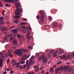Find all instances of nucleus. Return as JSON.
Instances as JSON below:
<instances>
[{
  "label": "nucleus",
  "mask_w": 74,
  "mask_h": 74,
  "mask_svg": "<svg viewBox=\"0 0 74 74\" xmlns=\"http://www.w3.org/2000/svg\"><path fill=\"white\" fill-rule=\"evenodd\" d=\"M40 12L41 16L40 19V21H38L40 24H41V23L43 24L44 22L45 21V19H44V18H45V16L44 15L45 13L42 10H40Z\"/></svg>",
  "instance_id": "1"
},
{
  "label": "nucleus",
  "mask_w": 74,
  "mask_h": 74,
  "mask_svg": "<svg viewBox=\"0 0 74 74\" xmlns=\"http://www.w3.org/2000/svg\"><path fill=\"white\" fill-rule=\"evenodd\" d=\"M42 59V62L43 64H47V62H48V59L47 57L44 55H42L40 57H39L38 59V61H40Z\"/></svg>",
  "instance_id": "2"
},
{
  "label": "nucleus",
  "mask_w": 74,
  "mask_h": 74,
  "mask_svg": "<svg viewBox=\"0 0 74 74\" xmlns=\"http://www.w3.org/2000/svg\"><path fill=\"white\" fill-rule=\"evenodd\" d=\"M28 61L29 60H27V62H26V64H27V65L26 64L24 65L23 67V69H25L26 66H27V69H26L27 70L30 68V66H32V64L30 65V63L29 64H28V62H29Z\"/></svg>",
  "instance_id": "3"
},
{
  "label": "nucleus",
  "mask_w": 74,
  "mask_h": 74,
  "mask_svg": "<svg viewBox=\"0 0 74 74\" xmlns=\"http://www.w3.org/2000/svg\"><path fill=\"white\" fill-rule=\"evenodd\" d=\"M16 51H14V53L18 55L19 56H22V50L20 49H17Z\"/></svg>",
  "instance_id": "4"
},
{
  "label": "nucleus",
  "mask_w": 74,
  "mask_h": 74,
  "mask_svg": "<svg viewBox=\"0 0 74 74\" xmlns=\"http://www.w3.org/2000/svg\"><path fill=\"white\" fill-rule=\"evenodd\" d=\"M12 50H9L8 51V56L9 57L11 56V58H12L13 57V54H12Z\"/></svg>",
  "instance_id": "5"
},
{
  "label": "nucleus",
  "mask_w": 74,
  "mask_h": 74,
  "mask_svg": "<svg viewBox=\"0 0 74 74\" xmlns=\"http://www.w3.org/2000/svg\"><path fill=\"white\" fill-rule=\"evenodd\" d=\"M63 66H61V67H57L56 68V72L57 73H58L59 70H60V71H62V70L63 69Z\"/></svg>",
  "instance_id": "6"
},
{
  "label": "nucleus",
  "mask_w": 74,
  "mask_h": 74,
  "mask_svg": "<svg viewBox=\"0 0 74 74\" xmlns=\"http://www.w3.org/2000/svg\"><path fill=\"white\" fill-rule=\"evenodd\" d=\"M34 57V56H32L31 58L30 61H29V64L30 65H32V60L33 59Z\"/></svg>",
  "instance_id": "7"
},
{
  "label": "nucleus",
  "mask_w": 74,
  "mask_h": 74,
  "mask_svg": "<svg viewBox=\"0 0 74 74\" xmlns=\"http://www.w3.org/2000/svg\"><path fill=\"white\" fill-rule=\"evenodd\" d=\"M18 31L17 29H14L11 30V32L14 33H17Z\"/></svg>",
  "instance_id": "8"
},
{
  "label": "nucleus",
  "mask_w": 74,
  "mask_h": 74,
  "mask_svg": "<svg viewBox=\"0 0 74 74\" xmlns=\"http://www.w3.org/2000/svg\"><path fill=\"white\" fill-rule=\"evenodd\" d=\"M21 5V4L19 3H15V7L16 8H19L20 7V5Z\"/></svg>",
  "instance_id": "9"
},
{
  "label": "nucleus",
  "mask_w": 74,
  "mask_h": 74,
  "mask_svg": "<svg viewBox=\"0 0 74 74\" xmlns=\"http://www.w3.org/2000/svg\"><path fill=\"white\" fill-rule=\"evenodd\" d=\"M63 59H64V60H66L68 59V56H66L65 54H64L63 55Z\"/></svg>",
  "instance_id": "10"
},
{
  "label": "nucleus",
  "mask_w": 74,
  "mask_h": 74,
  "mask_svg": "<svg viewBox=\"0 0 74 74\" xmlns=\"http://www.w3.org/2000/svg\"><path fill=\"white\" fill-rule=\"evenodd\" d=\"M8 30V28L6 27H3L1 29V31L2 32H5Z\"/></svg>",
  "instance_id": "11"
},
{
  "label": "nucleus",
  "mask_w": 74,
  "mask_h": 74,
  "mask_svg": "<svg viewBox=\"0 0 74 74\" xmlns=\"http://www.w3.org/2000/svg\"><path fill=\"white\" fill-rule=\"evenodd\" d=\"M21 9L20 8H18L17 9L16 11H15V12H18L19 13H22V11H21Z\"/></svg>",
  "instance_id": "12"
},
{
  "label": "nucleus",
  "mask_w": 74,
  "mask_h": 74,
  "mask_svg": "<svg viewBox=\"0 0 74 74\" xmlns=\"http://www.w3.org/2000/svg\"><path fill=\"white\" fill-rule=\"evenodd\" d=\"M27 38L28 40H30L31 39L32 36H27Z\"/></svg>",
  "instance_id": "13"
},
{
  "label": "nucleus",
  "mask_w": 74,
  "mask_h": 74,
  "mask_svg": "<svg viewBox=\"0 0 74 74\" xmlns=\"http://www.w3.org/2000/svg\"><path fill=\"white\" fill-rule=\"evenodd\" d=\"M18 41L16 40V39H14L12 41V42L16 44L17 43Z\"/></svg>",
  "instance_id": "14"
},
{
  "label": "nucleus",
  "mask_w": 74,
  "mask_h": 74,
  "mask_svg": "<svg viewBox=\"0 0 74 74\" xmlns=\"http://www.w3.org/2000/svg\"><path fill=\"white\" fill-rule=\"evenodd\" d=\"M27 24V22H22L21 23H20V24L22 25H25Z\"/></svg>",
  "instance_id": "15"
},
{
  "label": "nucleus",
  "mask_w": 74,
  "mask_h": 74,
  "mask_svg": "<svg viewBox=\"0 0 74 74\" xmlns=\"http://www.w3.org/2000/svg\"><path fill=\"white\" fill-rule=\"evenodd\" d=\"M50 28V27H49V25H47L46 26V27H45V28L47 29H49Z\"/></svg>",
  "instance_id": "16"
},
{
  "label": "nucleus",
  "mask_w": 74,
  "mask_h": 74,
  "mask_svg": "<svg viewBox=\"0 0 74 74\" xmlns=\"http://www.w3.org/2000/svg\"><path fill=\"white\" fill-rule=\"evenodd\" d=\"M16 37H11V38L10 39V41H12L13 40V39H14Z\"/></svg>",
  "instance_id": "17"
},
{
  "label": "nucleus",
  "mask_w": 74,
  "mask_h": 74,
  "mask_svg": "<svg viewBox=\"0 0 74 74\" xmlns=\"http://www.w3.org/2000/svg\"><path fill=\"white\" fill-rule=\"evenodd\" d=\"M15 15H20V13H20V12H15Z\"/></svg>",
  "instance_id": "18"
},
{
  "label": "nucleus",
  "mask_w": 74,
  "mask_h": 74,
  "mask_svg": "<svg viewBox=\"0 0 74 74\" xmlns=\"http://www.w3.org/2000/svg\"><path fill=\"white\" fill-rule=\"evenodd\" d=\"M23 40L22 39L20 41V45H22L23 43Z\"/></svg>",
  "instance_id": "19"
},
{
  "label": "nucleus",
  "mask_w": 74,
  "mask_h": 74,
  "mask_svg": "<svg viewBox=\"0 0 74 74\" xmlns=\"http://www.w3.org/2000/svg\"><path fill=\"white\" fill-rule=\"evenodd\" d=\"M53 67H52V68H51L50 69V72L51 73H53L54 72L53 70Z\"/></svg>",
  "instance_id": "20"
},
{
  "label": "nucleus",
  "mask_w": 74,
  "mask_h": 74,
  "mask_svg": "<svg viewBox=\"0 0 74 74\" xmlns=\"http://www.w3.org/2000/svg\"><path fill=\"white\" fill-rule=\"evenodd\" d=\"M57 25V23H55L53 24V26L54 27H55Z\"/></svg>",
  "instance_id": "21"
},
{
  "label": "nucleus",
  "mask_w": 74,
  "mask_h": 74,
  "mask_svg": "<svg viewBox=\"0 0 74 74\" xmlns=\"http://www.w3.org/2000/svg\"><path fill=\"white\" fill-rule=\"evenodd\" d=\"M8 37L6 36H5V37L3 40H4V41H6L8 40Z\"/></svg>",
  "instance_id": "22"
},
{
  "label": "nucleus",
  "mask_w": 74,
  "mask_h": 74,
  "mask_svg": "<svg viewBox=\"0 0 74 74\" xmlns=\"http://www.w3.org/2000/svg\"><path fill=\"white\" fill-rule=\"evenodd\" d=\"M3 20H4V17H0V21H3Z\"/></svg>",
  "instance_id": "23"
},
{
  "label": "nucleus",
  "mask_w": 74,
  "mask_h": 74,
  "mask_svg": "<svg viewBox=\"0 0 74 74\" xmlns=\"http://www.w3.org/2000/svg\"><path fill=\"white\" fill-rule=\"evenodd\" d=\"M5 5L6 7H10L11 6V5L10 4H6Z\"/></svg>",
  "instance_id": "24"
},
{
  "label": "nucleus",
  "mask_w": 74,
  "mask_h": 74,
  "mask_svg": "<svg viewBox=\"0 0 74 74\" xmlns=\"http://www.w3.org/2000/svg\"><path fill=\"white\" fill-rule=\"evenodd\" d=\"M14 23H16V24H17L18 23H19V21H17V20H16L14 21Z\"/></svg>",
  "instance_id": "25"
},
{
  "label": "nucleus",
  "mask_w": 74,
  "mask_h": 74,
  "mask_svg": "<svg viewBox=\"0 0 74 74\" xmlns=\"http://www.w3.org/2000/svg\"><path fill=\"white\" fill-rule=\"evenodd\" d=\"M20 64H17V65H16V68H18L20 66Z\"/></svg>",
  "instance_id": "26"
},
{
  "label": "nucleus",
  "mask_w": 74,
  "mask_h": 74,
  "mask_svg": "<svg viewBox=\"0 0 74 74\" xmlns=\"http://www.w3.org/2000/svg\"><path fill=\"white\" fill-rule=\"evenodd\" d=\"M22 32H23V33H25L26 32V28H25V29H22Z\"/></svg>",
  "instance_id": "27"
},
{
  "label": "nucleus",
  "mask_w": 74,
  "mask_h": 74,
  "mask_svg": "<svg viewBox=\"0 0 74 74\" xmlns=\"http://www.w3.org/2000/svg\"><path fill=\"white\" fill-rule=\"evenodd\" d=\"M72 55H69V59H72Z\"/></svg>",
  "instance_id": "28"
},
{
  "label": "nucleus",
  "mask_w": 74,
  "mask_h": 74,
  "mask_svg": "<svg viewBox=\"0 0 74 74\" xmlns=\"http://www.w3.org/2000/svg\"><path fill=\"white\" fill-rule=\"evenodd\" d=\"M56 55H57V54L56 52L54 53V54H53V57H56Z\"/></svg>",
  "instance_id": "29"
},
{
  "label": "nucleus",
  "mask_w": 74,
  "mask_h": 74,
  "mask_svg": "<svg viewBox=\"0 0 74 74\" xmlns=\"http://www.w3.org/2000/svg\"><path fill=\"white\" fill-rule=\"evenodd\" d=\"M27 29V27H25V31H26L25 33H27L29 31V30Z\"/></svg>",
  "instance_id": "30"
},
{
  "label": "nucleus",
  "mask_w": 74,
  "mask_h": 74,
  "mask_svg": "<svg viewBox=\"0 0 74 74\" xmlns=\"http://www.w3.org/2000/svg\"><path fill=\"white\" fill-rule=\"evenodd\" d=\"M0 6H1V7H3V4L1 3V1H0Z\"/></svg>",
  "instance_id": "31"
},
{
  "label": "nucleus",
  "mask_w": 74,
  "mask_h": 74,
  "mask_svg": "<svg viewBox=\"0 0 74 74\" xmlns=\"http://www.w3.org/2000/svg\"><path fill=\"white\" fill-rule=\"evenodd\" d=\"M17 36L18 38H21V36L19 35L18 33L17 34Z\"/></svg>",
  "instance_id": "32"
},
{
  "label": "nucleus",
  "mask_w": 74,
  "mask_h": 74,
  "mask_svg": "<svg viewBox=\"0 0 74 74\" xmlns=\"http://www.w3.org/2000/svg\"><path fill=\"white\" fill-rule=\"evenodd\" d=\"M20 16H14V18H20Z\"/></svg>",
  "instance_id": "33"
},
{
  "label": "nucleus",
  "mask_w": 74,
  "mask_h": 74,
  "mask_svg": "<svg viewBox=\"0 0 74 74\" xmlns=\"http://www.w3.org/2000/svg\"><path fill=\"white\" fill-rule=\"evenodd\" d=\"M19 63H16V62H14L13 63V65L15 66L16 65H17V64H20Z\"/></svg>",
  "instance_id": "34"
},
{
  "label": "nucleus",
  "mask_w": 74,
  "mask_h": 74,
  "mask_svg": "<svg viewBox=\"0 0 74 74\" xmlns=\"http://www.w3.org/2000/svg\"><path fill=\"white\" fill-rule=\"evenodd\" d=\"M34 68L35 69H38L39 68V65H38L37 67L36 66H34Z\"/></svg>",
  "instance_id": "35"
},
{
  "label": "nucleus",
  "mask_w": 74,
  "mask_h": 74,
  "mask_svg": "<svg viewBox=\"0 0 74 74\" xmlns=\"http://www.w3.org/2000/svg\"><path fill=\"white\" fill-rule=\"evenodd\" d=\"M36 55L37 57H39V54L38 53H36Z\"/></svg>",
  "instance_id": "36"
},
{
  "label": "nucleus",
  "mask_w": 74,
  "mask_h": 74,
  "mask_svg": "<svg viewBox=\"0 0 74 74\" xmlns=\"http://www.w3.org/2000/svg\"><path fill=\"white\" fill-rule=\"evenodd\" d=\"M21 64H24L25 63V62L24 61H21Z\"/></svg>",
  "instance_id": "37"
},
{
  "label": "nucleus",
  "mask_w": 74,
  "mask_h": 74,
  "mask_svg": "<svg viewBox=\"0 0 74 74\" xmlns=\"http://www.w3.org/2000/svg\"><path fill=\"white\" fill-rule=\"evenodd\" d=\"M37 19H38L40 18V16L39 15H37V17H36Z\"/></svg>",
  "instance_id": "38"
},
{
  "label": "nucleus",
  "mask_w": 74,
  "mask_h": 74,
  "mask_svg": "<svg viewBox=\"0 0 74 74\" xmlns=\"http://www.w3.org/2000/svg\"><path fill=\"white\" fill-rule=\"evenodd\" d=\"M2 65H3V63H2V62L0 61V66L2 67Z\"/></svg>",
  "instance_id": "39"
},
{
  "label": "nucleus",
  "mask_w": 74,
  "mask_h": 74,
  "mask_svg": "<svg viewBox=\"0 0 74 74\" xmlns=\"http://www.w3.org/2000/svg\"><path fill=\"white\" fill-rule=\"evenodd\" d=\"M35 70H36V72H38V71H39V69H38H38L36 68V69Z\"/></svg>",
  "instance_id": "40"
},
{
  "label": "nucleus",
  "mask_w": 74,
  "mask_h": 74,
  "mask_svg": "<svg viewBox=\"0 0 74 74\" xmlns=\"http://www.w3.org/2000/svg\"><path fill=\"white\" fill-rule=\"evenodd\" d=\"M28 74H34V72H28Z\"/></svg>",
  "instance_id": "41"
},
{
  "label": "nucleus",
  "mask_w": 74,
  "mask_h": 74,
  "mask_svg": "<svg viewBox=\"0 0 74 74\" xmlns=\"http://www.w3.org/2000/svg\"><path fill=\"white\" fill-rule=\"evenodd\" d=\"M63 52H61V51H60V52H59L58 53V54H63Z\"/></svg>",
  "instance_id": "42"
},
{
  "label": "nucleus",
  "mask_w": 74,
  "mask_h": 74,
  "mask_svg": "<svg viewBox=\"0 0 74 74\" xmlns=\"http://www.w3.org/2000/svg\"><path fill=\"white\" fill-rule=\"evenodd\" d=\"M23 51L25 52H27L28 51L27 50H25V49L23 50Z\"/></svg>",
  "instance_id": "43"
},
{
  "label": "nucleus",
  "mask_w": 74,
  "mask_h": 74,
  "mask_svg": "<svg viewBox=\"0 0 74 74\" xmlns=\"http://www.w3.org/2000/svg\"><path fill=\"white\" fill-rule=\"evenodd\" d=\"M72 69V68H70V69H69V72H71Z\"/></svg>",
  "instance_id": "44"
},
{
  "label": "nucleus",
  "mask_w": 74,
  "mask_h": 74,
  "mask_svg": "<svg viewBox=\"0 0 74 74\" xmlns=\"http://www.w3.org/2000/svg\"><path fill=\"white\" fill-rule=\"evenodd\" d=\"M49 19L50 21L51 20H52V18L50 16H49Z\"/></svg>",
  "instance_id": "45"
},
{
  "label": "nucleus",
  "mask_w": 74,
  "mask_h": 74,
  "mask_svg": "<svg viewBox=\"0 0 74 74\" xmlns=\"http://www.w3.org/2000/svg\"><path fill=\"white\" fill-rule=\"evenodd\" d=\"M4 21H1V22H0V24H1V25H3V24H4Z\"/></svg>",
  "instance_id": "46"
},
{
  "label": "nucleus",
  "mask_w": 74,
  "mask_h": 74,
  "mask_svg": "<svg viewBox=\"0 0 74 74\" xmlns=\"http://www.w3.org/2000/svg\"><path fill=\"white\" fill-rule=\"evenodd\" d=\"M12 34H9V35H8V37H12Z\"/></svg>",
  "instance_id": "47"
},
{
  "label": "nucleus",
  "mask_w": 74,
  "mask_h": 74,
  "mask_svg": "<svg viewBox=\"0 0 74 74\" xmlns=\"http://www.w3.org/2000/svg\"><path fill=\"white\" fill-rule=\"evenodd\" d=\"M54 51V50L53 49H52L51 50V53H53Z\"/></svg>",
  "instance_id": "48"
},
{
  "label": "nucleus",
  "mask_w": 74,
  "mask_h": 74,
  "mask_svg": "<svg viewBox=\"0 0 74 74\" xmlns=\"http://www.w3.org/2000/svg\"><path fill=\"white\" fill-rule=\"evenodd\" d=\"M12 0H7V2L9 3L10 2H11Z\"/></svg>",
  "instance_id": "49"
},
{
  "label": "nucleus",
  "mask_w": 74,
  "mask_h": 74,
  "mask_svg": "<svg viewBox=\"0 0 74 74\" xmlns=\"http://www.w3.org/2000/svg\"><path fill=\"white\" fill-rule=\"evenodd\" d=\"M4 56L6 57H7L8 56V55L7 53H5L4 54Z\"/></svg>",
  "instance_id": "50"
},
{
  "label": "nucleus",
  "mask_w": 74,
  "mask_h": 74,
  "mask_svg": "<svg viewBox=\"0 0 74 74\" xmlns=\"http://www.w3.org/2000/svg\"><path fill=\"white\" fill-rule=\"evenodd\" d=\"M23 20L24 21H27V19L25 18H24Z\"/></svg>",
  "instance_id": "51"
},
{
  "label": "nucleus",
  "mask_w": 74,
  "mask_h": 74,
  "mask_svg": "<svg viewBox=\"0 0 74 74\" xmlns=\"http://www.w3.org/2000/svg\"><path fill=\"white\" fill-rule=\"evenodd\" d=\"M19 69H23V67L22 66H20L19 67Z\"/></svg>",
  "instance_id": "52"
},
{
  "label": "nucleus",
  "mask_w": 74,
  "mask_h": 74,
  "mask_svg": "<svg viewBox=\"0 0 74 74\" xmlns=\"http://www.w3.org/2000/svg\"><path fill=\"white\" fill-rule=\"evenodd\" d=\"M14 62H15V60H12V63H14Z\"/></svg>",
  "instance_id": "53"
},
{
  "label": "nucleus",
  "mask_w": 74,
  "mask_h": 74,
  "mask_svg": "<svg viewBox=\"0 0 74 74\" xmlns=\"http://www.w3.org/2000/svg\"><path fill=\"white\" fill-rule=\"evenodd\" d=\"M10 59H8V60H7V63H9V62H10Z\"/></svg>",
  "instance_id": "54"
},
{
  "label": "nucleus",
  "mask_w": 74,
  "mask_h": 74,
  "mask_svg": "<svg viewBox=\"0 0 74 74\" xmlns=\"http://www.w3.org/2000/svg\"><path fill=\"white\" fill-rule=\"evenodd\" d=\"M30 34V32H29L27 34V36H30L29 35Z\"/></svg>",
  "instance_id": "55"
},
{
  "label": "nucleus",
  "mask_w": 74,
  "mask_h": 74,
  "mask_svg": "<svg viewBox=\"0 0 74 74\" xmlns=\"http://www.w3.org/2000/svg\"><path fill=\"white\" fill-rule=\"evenodd\" d=\"M7 74V72L5 71H4V72H3V73L2 74Z\"/></svg>",
  "instance_id": "56"
},
{
  "label": "nucleus",
  "mask_w": 74,
  "mask_h": 74,
  "mask_svg": "<svg viewBox=\"0 0 74 74\" xmlns=\"http://www.w3.org/2000/svg\"><path fill=\"white\" fill-rule=\"evenodd\" d=\"M62 63V62H59L58 63H57V64H59Z\"/></svg>",
  "instance_id": "57"
},
{
  "label": "nucleus",
  "mask_w": 74,
  "mask_h": 74,
  "mask_svg": "<svg viewBox=\"0 0 74 74\" xmlns=\"http://www.w3.org/2000/svg\"><path fill=\"white\" fill-rule=\"evenodd\" d=\"M21 28H24L25 27V26L24 25H23L21 27Z\"/></svg>",
  "instance_id": "58"
},
{
  "label": "nucleus",
  "mask_w": 74,
  "mask_h": 74,
  "mask_svg": "<svg viewBox=\"0 0 74 74\" xmlns=\"http://www.w3.org/2000/svg\"><path fill=\"white\" fill-rule=\"evenodd\" d=\"M32 48V47L30 46H29L28 47V48H29V49H31Z\"/></svg>",
  "instance_id": "59"
},
{
  "label": "nucleus",
  "mask_w": 74,
  "mask_h": 74,
  "mask_svg": "<svg viewBox=\"0 0 74 74\" xmlns=\"http://www.w3.org/2000/svg\"><path fill=\"white\" fill-rule=\"evenodd\" d=\"M61 27V25L60 24H59V25H58V27L59 28H60V27Z\"/></svg>",
  "instance_id": "60"
},
{
  "label": "nucleus",
  "mask_w": 74,
  "mask_h": 74,
  "mask_svg": "<svg viewBox=\"0 0 74 74\" xmlns=\"http://www.w3.org/2000/svg\"><path fill=\"white\" fill-rule=\"evenodd\" d=\"M29 56H30V55H29V54H28V55L27 56V58H29Z\"/></svg>",
  "instance_id": "61"
},
{
  "label": "nucleus",
  "mask_w": 74,
  "mask_h": 74,
  "mask_svg": "<svg viewBox=\"0 0 74 74\" xmlns=\"http://www.w3.org/2000/svg\"><path fill=\"white\" fill-rule=\"evenodd\" d=\"M28 29H29V30H31V27H28Z\"/></svg>",
  "instance_id": "62"
},
{
  "label": "nucleus",
  "mask_w": 74,
  "mask_h": 74,
  "mask_svg": "<svg viewBox=\"0 0 74 74\" xmlns=\"http://www.w3.org/2000/svg\"><path fill=\"white\" fill-rule=\"evenodd\" d=\"M62 57L63 56H60V59H62Z\"/></svg>",
  "instance_id": "63"
},
{
  "label": "nucleus",
  "mask_w": 74,
  "mask_h": 74,
  "mask_svg": "<svg viewBox=\"0 0 74 74\" xmlns=\"http://www.w3.org/2000/svg\"><path fill=\"white\" fill-rule=\"evenodd\" d=\"M72 55L73 56V58H74V53H73Z\"/></svg>",
  "instance_id": "64"
}]
</instances>
